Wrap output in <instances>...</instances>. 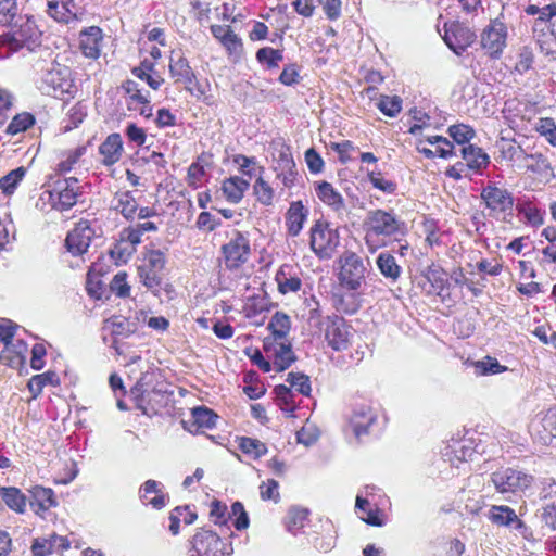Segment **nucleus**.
<instances>
[{"label": "nucleus", "mask_w": 556, "mask_h": 556, "mask_svg": "<svg viewBox=\"0 0 556 556\" xmlns=\"http://www.w3.org/2000/svg\"><path fill=\"white\" fill-rule=\"evenodd\" d=\"M365 226L367 227L365 240L370 252L376 250L375 247L370 245L374 237H395L405 232L404 222L396 217L393 212L383 210L368 212Z\"/></svg>", "instance_id": "f257e3e1"}, {"label": "nucleus", "mask_w": 556, "mask_h": 556, "mask_svg": "<svg viewBox=\"0 0 556 556\" xmlns=\"http://www.w3.org/2000/svg\"><path fill=\"white\" fill-rule=\"evenodd\" d=\"M37 88L41 93L59 99L73 97V80L68 67L60 64L52 65L37 80Z\"/></svg>", "instance_id": "f03ea898"}, {"label": "nucleus", "mask_w": 556, "mask_h": 556, "mask_svg": "<svg viewBox=\"0 0 556 556\" xmlns=\"http://www.w3.org/2000/svg\"><path fill=\"white\" fill-rule=\"evenodd\" d=\"M338 263V279L341 287L353 292L358 291L365 283L368 271L363 258L353 251H345Z\"/></svg>", "instance_id": "7ed1b4c3"}, {"label": "nucleus", "mask_w": 556, "mask_h": 556, "mask_svg": "<svg viewBox=\"0 0 556 556\" xmlns=\"http://www.w3.org/2000/svg\"><path fill=\"white\" fill-rule=\"evenodd\" d=\"M79 181L75 177L58 180L51 190L42 192L40 199L48 202L53 210L67 211L72 208L78 201Z\"/></svg>", "instance_id": "20e7f679"}, {"label": "nucleus", "mask_w": 556, "mask_h": 556, "mask_svg": "<svg viewBox=\"0 0 556 556\" xmlns=\"http://www.w3.org/2000/svg\"><path fill=\"white\" fill-rule=\"evenodd\" d=\"M189 556H230L232 545L206 529H199L190 541Z\"/></svg>", "instance_id": "39448f33"}, {"label": "nucleus", "mask_w": 556, "mask_h": 556, "mask_svg": "<svg viewBox=\"0 0 556 556\" xmlns=\"http://www.w3.org/2000/svg\"><path fill=\"white\" fill-rule=\"evenodd\" d=\"M480 199L488 210L489 217L505 219L506 215H511L514 197L507 189L489 182L482 188Z\"/></svg>", "instance_id": "423d86ee"}, {"label": "nucleus", "mask_w": 556, "mask_h": 556, "mask_svg": "<svg viewBox=\"0 0 556 556\" xmlns=\"http://www.w3.org/2000/svg\"><path fill=\"white\" fill-rule=\"evenodd\" d=\"M7 48L13 53L20 51L22 48L31 46L37 42L38 29L33 20L24 16H18L11 25V30L2 35Z\"/></svg>", "instance_id": "0eeeda50"}, {"label": "nucleus", "mask_w": 556, "mask_h": 556, "mask_svg": "<svg viewBox=\"0 0 556 556\" xmlns=\"http://www.w3.org/2000/svg\"><path fill=\"white\" fill-rule=\"evenodd\" d=\"M532 481V476L514 468H501L494 471L490 478V482L501 494L523 492Z\"/></svg>", "instance_id": "6e6552de"}, {"label": "nucleus", "mask_w": 556, "mask_h": 556, "mask_svg": "<svg viewBox=\"0 0 556 556\" xmlns=\"http://www.w3.org/2000/svg\"><path fill=\"white\" fill-rule=\"evenodd\" d=\"M169 73L176 83H182L185 89L197 98L204 94V89L197 80L195 74L189 61L181 51H172L169 59Z\"/></svg>", "instance_id": "1a4fd4ad"}, {"label": "nucleus", "mask_w": 556, "mask_h": 556, "mask_svg": "<svg viewBox=\"0 0 556 556\" xmlns=\"http://www.w3.org/2000/svg\"><path fill=\"white\" fill-rule=\"evenodd\" d=\"M508 30L503 13L490 21L481 33V47L491 58H500L507 45Z\"/></svg>", "instance_id": "9d476101"}, {"label": "nucleus", "mask_w": 556, "mask_h": 556, "mask_svg": "<svg viewBox=\"0 0 556 556\" xmlns=\"http://www.w3.org/2000/svg\"><path fill=\"white\" fill-rule=\"evenodd\" d=\"M325 340L334 351H345L350 348L354 332L344 318L337 315L328 316L324 321Z\"/></svg>", "instance_id": "9b49d317"}, {"label": "nucleus", "mask_w": 556, "mask_h": 556, "mask_svg": "<svg viewBox=\"0 0 556 556\" xmlns=\"http://www.w3.org/2000/svg\"><path fill=\"white\" fill-rule=\"evenodd\" d=\"M339 244L337 230L330 228L327 223L316 222L311 228L309 245L320 258H329Z\"/></svg>", "instance_id": "f8f14e48"}, {"label": "nucleus", "mask_w": 556, "mask_h": 556, "mask_svg": "<svg viewBox=\"0 0 556 556\" xmlns=\"http://www.w3.org/2000/svg\"><path fill=\"white\" fill-rule=\"evenodd\" d=\"M444 28L443 39L457 55H460L477 38L476 33L468 25L460 22L445 23Z\"/></svg>", "instance_id": "ddd939ff"}, {"label": "nucleus", "mask_w": 556, "mask_h": 556, "mask_svg": "<svg viewBox=\"0 0 556 556\" xmlns=\"http://www.w3.org/2000/svg\"><path fill=\"white\" fill-rule=\"evenodd\" d=\"M222 252L226 267L238 268L249 260L251 253L249 239L242 233L236 232L235 237L222 247Z\"/></svg>", "instance_id": "4468645a"}, {"label": "nucleus", "mask_w": 556, "mask_h": 556, "mask_svg": "<svg viewBox=\"0 0 556 556\" xmlns=\"http://www.w3.org/2000/svg\"><path fill=\"white\" fill-rule=\"evenodd\" d=\"M377 414L372 407L365 402L355 403L349 416V426L357 439L367 434L369 428L376 422Z\"/></svg>", "instance_id": "2eb2a0df"}, {"label": "nucleus", "mask_w": 556, "mask_h": 556, "mask_svg": "<svg viewBox=\"0 0 556 556\" xmlns=\"http://www.w3.org/2000/svg\"><path fill=\"white\" fill-rule=\"evenodd\" d=\"M93 236L94 230L91 228L90 223L80 220L66 237L65 245L67 251L74 256L84 254L87 252Z\"/></svg>", "instance_id": "dca6fc26"}, {"label": "nucleus", "mask_w": 556, "mask_h": 556, "mask_svg": "<svg viewBox=\"0 0 556 556\" xmlns=\"http://www.w3.org/2000/svg\"><path fill=\"white\" fill-rule=\"evenodd\" d=\"M46 12L55 22L63 24L76 22L81 15L75 0H48Z\"/></svg>", "instance_id": "f3484780"}, {"label": "nucleus", "mask_w": 556, "mask_h": 556, "mask_svg": "<svg viewBox=\"0 0 556 556\" xmlns=\"http://www.w3.org/2000/svg\"><path fill=\"white\" fill-rule=\"evenodd\" d=\"M264 350L274 357V369L278 372L286 370L295 362L296 357L292 351L291 343L285 341L264 342Z\"/></svg>", "instance_id": "a211bd4d"}, {"label": "nucleus", "mask_w": 556, "mask_h": 556, "mask_svg": "<svg viewBox=\"0 0 556 556\" xmlns=\"http://www.w3.org/2000/svg\"><path fill=\"white\" fill-rule=\"evenodd\" d=\"M168 395L160 389L146 390L137 400V408L147 416L156 415L167 405Z\"/></svg>", "instance_id": "6ab92c4d"}, {"label": "nucleus", "mask_w": 556, "mask_h": 556, "mask_svg": "<svg viewBox=\"0 0 556 556\" xmlns=\"http://www.w3.org/2000/svg\"><path fill=\"white\" fill-rule=\"evenodd\" d=\"M525 12L528 15H538L533 24V31L535 34L538 42H544L541 39V35L544 36V30L547 28L549 30V21L556 16V3H551L544 7H539L536 4H529Z\"/></svg>", "instance_id": "aec40b11"}, {"label": "nucleus", "mask_w": 556, "mask_h": 556, "mask_svg": "<svg viewBox=\"0 0 556 556\" xmlns=\"http://www.w3.org/2000/svg\"><path fill=\"white\" fill-rule=\"evenodd\" d=\"M124 147L119 134H111L100 144L99 153L101 155V163L104 166H112L116 164L123 155Z\"/></svg>", "instance_id": "412c9836"}, {"label": "nucleus", "mask_w": 556, "mask_h": 556, "mask_svg": "<svg viewBox=\"0 0 556 556\" xmlns=\"http://www.w3.org/2000/svg\"><path fill=\"white\" fill-rule=\"evenodd\" d=\"M102 38V30L97 26L80 31L79 47L83 54L90 59L99 58Z\"/></svg>", "instance_id": "4be33fe9"}, {"label": "nucleus", "mask_w": 556, "mask_h": 556, "mask_svg": "<svg viewBox=\"0 0 556 556\" xmlns=\"http://www.w3.org/2000/svg\"><path fill=\"white\" fill-rule=\"evenodd\" d=\"M308 210L301 201L291 202L286 213V226L288 235L296 237L303 229L304 223L307 219Z\"/></svg>", "instance_id": "5701e85b"}, {"label": "nucleus", "mask_w": 556, "mask_h": 556, "mask_svg": "<svg viewBox=\"0 0 556 556\" xmlns=\"http://www.w3.org/2000/svg\"><path fill=\"white\" fill-rule=\"evenodd\" d=\"M29 504L36 514H39L40 511H47L48 509L58 505L54 492L50 488L35 485L29 490Z\"/></svg>", "instance_id": "b1692460"}, {"label": "nucleus", "mask_w": 556, "mask_h": 556, "mask_svg": "<svg viewBox=\"0 0 556 556\" xmlns=\"http://www.w3.org/2000/svg\"><path fill=\"white\" fill-rule=\"evenodd\" d=\"M532 430L545 443L556 438V407L549 408L541 418L531 425Z\"/></svg>", "instance_id": "393cba45"}, {"label": "nucleus", "mask_w": 556, "mask_h": 556, "mask_svg": "<svg viewBox=\"0 0 556 556\" xmlns=\"http://www.w3.org/2000/svg\"><path fill=\"white\" fill-rule=\"evenodd\" d=\"M140 500L143 504L161 509L166 505L167 496L163 493L160 482L147 480L140 489Z\"/></svg>", "instance_id": "a878e982"}, {"label": "nucleus", "mask_w": 556, "mask_h": 556, "mask_svg": "<svg viewBox=\"0 0 556 556\" xmlns=\"http://www.w3.org/2000/svg\"><path fill=\"white\" fill-rule=\"evenodd\" d=\"M421 278L420 285L427 294L441 295L447 283L446 274L440 268H429Z\"/></svg>", "instance_id": "bb28decb"}, {"label": "nucleus", "mask_w": 556, "mask_h": 556, "mask_svg": "<svg viewBox=\"0 0 556 556\" xmlns=\"http://www.w3.org/2000/svg\"><path fill=\"white\" fill-rule=\"evenodd\" d=\"M380 274L390 282H396L402 275V267L390 252H381L376 258Z\"/></svg>", "instance_id": "cd10ccee"}, {"label": "nucleus", "mask_w": 556, "mask_h": 556, "mask_svg": "<svg viewBox=\"0 0 556 556\" xmlns=\"http://www.w3.org/2000/svg\"><path fill=\"white\" fill-rule=\"evenodd\" d=\"M458 152L469 169L479 170L490 163L489 155L481 148L473 144L462 147Z\"/></svg>", "instance_id": "c85d7f7f"}, {"label": "nucleus", "mask_w": 556, "mask_h": 556, "mask_svg": "<svg viewBox=\"0 0 556 556\" xmlns=\"http://www.w3.org/2000/svg\"><path fill=\"white\" fill-rule=\"evenodd\" d=\"M112 207L119 212L126 219H134L138 210V203L130 191H118L112 199Z\"/></svg>", "instance_id": "c756f323"}, {"label": "nucleus", "mask_w": 556, "mask_h": 556, "mask_svg": "<svg viewBox=\"0 0 556 556\" xmlns=\"http://www.w3.org/2000/svg\"><path fill=\"white\" fill-rule=\"evenodd\" d=\"M250 184L248 180L239 176H233L224 180L222 190L228 201L231 203H238L243 198Z\"/></svg>", "instance_id": "7c9ffc66"}, {"label": "nucleus", "mask_w": 556, "mask_h": 556, "mask_svg": "<svg viewBox=\"0 0 556 556\" xmlns=\"http://www.w3.org/2000/svg\"><path fill=\"white\" fill-rule=\"evenodd\" d=\"M292 267L283 265L276 274L275 280L278 285V290L282 294L296 292L301 289L302 281L296 275L291 274Z\"/></svg>", "instance_id": "2f4dec72"}, {"label": "nucleus", "mask_w": 556, "mask_h": 556, "mask_svg": "<svg viewBox=\"0 0 556 556\" xmlns=\"http://www.w3.org/2000/svg\"><path fill=\"white\" fill-rule=\"evenodd\" d=\"M316 194L320 201L339 212L344 208L342 195L334 190L331 184L327 181L319 182L316 187Z\"/></svg>", "instance_id": "473e14b6"}, {"label": "nucleus", "mask_w": 556, "mask_h": 556, "mask_svg": "<svg viewBox=\"0 0 556 556\" xmlns=\"http://www.w3.org/2000/svg\"><path fill=\"white\" fill-rule=\"evenodd\" d=\"M0 496L10 509L17 514L25 513L27 498L20 489L14 486H3L0 489Z\"/></svg>", "instance_id": "72a5a7b5"}, {"label": "nucleus", "mask_w": 556, "mask_h": 556, "mask_svg": "<svg viewBox=\"0 0 556 556\" xmlns=\"http://www.w3.org/2000/svg\"><path fill=\"white\" fill-rule=\"evenodd\" d=\"M489 519L496 526L521 523L515 510L505 505H493L489 511Z\"/></svg>", "instance_id": "f704fd0d"}, {"label": "nucleus", "mask_w": 556, "mask_h": 556, "mask_svg": "<svg viewBox=\"0 0 556 556\" xmlns=\"http://www.w3.org/2000/svg\"><path fill=\"white\" fill-rule=\"evenodd\" d=\"M123 89L127 97V106L129 110H137L138 105L150 103V93H143L136 81L126 80L123 84Z\"/></svg>", "instance_id": "c9c22d12"}, {"label": "nucleus", "mask_w": 556, "mask_h": 556, "mask_svg": "<svg viewBox=\"0 0 556 556\" xmlns=\"http://www.w3.org/2000/svg\"><path fill=\"white\" fill-rule=\"evenodd\" d=\"M197 514L189 509L188 506L176 507L169 515L168 529L173 535H177L180 531V522L191 525L197 519Z\"/></svg>", "instance_id": "e433bc0d"}, {"label": "nucleus", "mask_w": 556, "mask_h": 556, "mask_svg": "<svg viewBox=\"0 0 556 556\" xmlns=\"http://www.w3.org/2000/svg\"><path fill=\"white\" fill-rule=\"evenodd\" d=\"M290 328V317L282 312H276L268 324V329L271 331L274 342L285 341Z\"/></svg>", "instance_id": "4c0bfd02"}, {"label": "nucleus", "mask_w": 556, "mask_h": 556, "mask_svg": "<svg viewBox=\"0 0 556 556\" xmlns=\"http://www.w3.org/2000/svg\"><path fill=\"white\" fill-rule=\"evenodd\" d=\"M104 329L114 337L127 338L136 330L135 324L121 316H113L104 321Z\"/></svg>", "instance_id": "58836bf2"}, {"label": "nucleus", "mask_w": 556, "mask_h": 556, "mask_svg": "<svg viewBox=\"0 0 556 556\" xmlns=\"http://www.w3.org/2000/svg\"><path fill=\"white\" fill-rule=\"evenodd\" d=\"M531 161L527 167L532 173L539 175L541 180L551 181L554 178V173L549 162L542 154L528 156Z\"/></svg>", "instance_id": "ea45409f"}, {"label": "nucleus", "mask_w": 556, "mask_h": 556, "mask_svg": "<svg viewBox=\"0 0 556 556\" xmlns=\"http://www.w3.org/2000/svg\"><path fill=\"white\" fill-rule=\"evenodd\" d=\"M26 168L21 166L0 178V190L5 195H11L16 190L17 186L24 179Z\"/></svg>", "instance_id": "a19ab883"}, {"label": "nucleus", "mask_w": 556, "mask_h": 556, "mask_svg": "<svg viewBox=\"0 0 556 556\" xmlns=\"http://www.w3.org/2000/svg\"><path fill=\"white\" fill-rule=\"evenodd\" d=\"M192 419L199 429H212L216 425L217 415L207 407H195L192 409Z\"/></svg>", "instance_id": "79ce46f5"}, {"label": "nucleus", "mask_w": 556, "mask_h": 556, "mask_svg": "<svg viewBox=\"0 0 556 556\" xmlns=\"http://www.w3.org/2000/svg\"><path fill=\"white\" fill-rule=\"evenodd\" d=\"M239 447L242 453L257 459L267 453L266 445L257 439L243 437L240 439Z\"/></svg>", "instance_id": "37998d69"}, {"label": "nucleus", "mask_w": 556, "mask_h": 556, "mask_svg": "<svg viewBox=\"0 0 556 556\" xmlns=\"http://www.w3.org/2000/svg\"><path fill=\"white\" fill-rule=\"evenodd\" d=\"M517 210L523 215L526 223L532 227H540L544 224V212L531 203L518 204Z\"/></svg>", "instance_id": "c03bdc74"}, {"label": "nucleus", "mask_w": 556, "mask_h": 556, "mask_svg": "<svg viewBox=\"0 0 556 556\" xmlns=\"http://www.w3.org/2000/svg\"><path fill=\"white\" fill-rule=\"evenodd\" d=\"M18 16V4L16 0L0 1V26H11Z\"/></svg>", "instance_id": "a18cd8bd"}, {"label": "nucleus", "mask_w": 556, "mask_h": 556, "mask_svg": "<svg viewBox=\"0 0 556 556\" xmlns=\"http://www.w3.org/2000/svg\"><path fill=\"white\" fill-rule=\"evenodd\" d=\"M355 507H356V509L362 510L365 514V516H362V519L365 522H367L368 525H371V526H377V527L382 526L383 522L380 519V517L378 516V510L374 509L370 506L369 502L366 498H364L361 494H358L356 497Z\"/></svg>", "instance_id": "49530a36"}, {"label": "nucleus", "mask_w": 556, "mask_h": 556, "mask_svg": "<svg viewBox=\"0 0 556 556\" xmlns=\"http://www.w3.org/2000/svg\"><path fill=\"white\" fill-rule=\"evenodd\" d=\"M308 510L300 507H292L289 509L286 517V527L289 532H295L296 530L304 527V522L307 518Z\"/></svg>", "instance_id": "de8ad7c7"}, {"label": "nucleus", "mask_w": 556, "mask_h": 556, "mask_svg": "<svg viewBox=\"0 0 556 556\" xmlns=\"http://www.w3.org/2000/svg\"><path fill=\"white\" fill-rule=\"evenodd\" d=\"M427 142L430 144H437V154L442 159L458 155V151L455 149L454 144L442 136L428 137Z\"/></svg>", "instance_id": "09e8293b"}, {"label": "nucleus", "mask_w": 556, "mask_h": 556, "mask_svg": "<svg viewBox=\"0 0 556 556\" xmlns=\"http://www.w3.org/2000/svg\"><path fill=\"white\" fill-rule=\"evenodd\" d=\"M35 123V117L30 113H21L13 117L7 127L9 135H17L27 130Z\"/></svg>", "instance_id": "8fccbe9b"}, {"label": "nucleus", "mask_w": 556, "mask_h": 556, "mask_svg": "<svg viewBox=\"0 0 556 556\" xmlns=\"http://www.w3.org/2000/svg\"><path fill=\"white\" fill-rule=\"evenodd\" d=\"M84 147L76 148L63 154V159L59 162L56 170L59 174H66L71 172L78 163L81 155L85 153Z\"/></svg>", "instance_id": "3c124183"}, {"label": "nucleus", "mask_w": 556, "mask_h": 556, "mask_svg": "<svg viewBox=\"0 0 556 556\" xmlns=\"http://www.w3.org/2000/svg\"><path fill=\"white\" fill-rule=\"evenodd\" d=\"M254 194L256 195L257 201L266 206L273 204L274 200V189L269 186L267 181H265L262 177H258L254 185Z\"/></svg>", "instance_id": "603ef678"}, {"label": "nucleus", "mask_w": 556, "mask_h": 556, "mask_svg": "<svg viewBox=\"0 0 556 556\" xmlns=\"http://www.w3.org/2000/svg\"><path fill=\"white\" fill-rule=\"evenodd\" d=\"M138 274L143 286L151 290L154 294L160 291L162 277L159 271H150L149 268L139 266Z\"/></svg>", "instance_id": "864d4df0"}, {"label": "nucleus", "mask_w": 556, "mask_h": 556, "mask_svg": "<svg viewBox=\"0 0 556 556\" xmlns=\"http://www.w3.org/2000/svg\"><path fill=\"white\" fill-rule=\"evenodd\" d=\"M378 109L387 116L394 117L402 110V99L397 96H381Z\"/></svg>", "instance_id": "5fc2aeb1"}, {"label": "nucleus", "mask_w": 556, "mask_h": 556, "mask_svg": "<svg viewBox=\"0 0 556 556\" xmlns=\"http://www.w3.org/2000/svg\"><path fill=\"white\" fill-rule=\"evenodd\" d=\"M274 392L281 409L286 412H293L295 409L293 392L290 387L279 384L275 387Z\"/></svg>", "instance_id": "6e6d98bb"}, {"label": "nucleus", "mask_w": 556, "mask_h": 556, "mask_svg": "<svg viewBox=\"0 0 556 556\" xmlns=\"http://www.w3.org/2000/svg\"><path fill=\"white\" fill-rule=\"evenodd\" d=\"M287 382H289L291 389H295L305 396L309 395L312 389L308 376L301 372H289Z\"/></svg>", "instance_id": "4d7b16f0"}, {"label": "nucleus", "mask_w": 556, "mask_h": 556, "mask_svg": "<svg viewBox=\"0 0 556 556\" xmlns=\"http://www.w3.org/2000/svg\"><path fill=\"white\" fill-rule=\"evenodd\" d=\"M166 263L165 254L160 250H151L146 256L141 267L149 268L151 271L162 273Z\"/></svg>", "instance_id": "13d9d810"}, {"label": "nucleus", "mask_w": 556, "mask_h": 556, "mask_svg": "<svg viewBox=\"0 0 556 556\" xmlns=\"http://www.w3.org/2000/svg\"><path fill=\"white\" fill-rule=\"evenodd\" d=\"M475 366L480 375H495L504 372L507 369L505 366L501 365L496 358L490 356L477 362Z\"/></svg>", "instance_id": "bf43d9fd"}, {"label": "nucleus", "mask_w": 556, "mask_h": 556, "mask_svg": "<svg viewBox=\"0 0 556 556\" xmlns=\"http://www.w3.org/2000/svg\"><path fill=\"white\" fill-rule=\"evenodd\" d=\"M535 130L556 147V124L552 118H540L535 124Z\"/></svg>", "instance_id": "052dcab7"}, {"label": "nucleus", "mask_w": 556, "mask_h": 556, "mask_svg": "<svg viewBox=\"0 0 556 556\" xmlns=\"http://www.w3.org/2000/svg\"><path fill=\"white\" fill-rule=\"evenodd\" d=\"M256 59L258 62L267 64L268 67H277L278 63L282 61V53L279 50L265 47L256 52Z\"/></svg>", "instance_id": "680f3d73"}, {"label": "nucleus", "mask_w": 556, "mask_h": 556, "mask_svg": "<svg viewBox=\"0 0 556 556\" xmlns=\"http://www.w3.org/2000/svg\"><path fill=\"white\" fill-rule=\"evenodd\" d=\"M367 177H368V180L370 181V184L376 189H378L387 194H392L396 190V184L393 182L392 180H388V179L383 178L381 173H379V172L378 173L369 172Z\"/></svg>", "instance_id": "e2e57ef3"}, {"label": "nucleus", "mask_w": 556, "mask_h": 556, "mask_svg": "<svg viewBox=\"0 0 556 556\" xmlns=\"http://www.w3.org/2000/svg\"><path fill=\"white\" fill-rule=\"evenodd\" d=\"M448 134L458 144H464L473 138L475 130L467 125L459 124L450 126Z\"/></svg>", "instance_id": "0e129e2a"}, {"label": "nucleus", "mask_w": 556, "mask_h": 556, "mask_svg": "<svg viewBox=\"0 0 556 556\" xmlns=\"http://www.w3.org/2000/svg\"><path fill=\"white\" fill-rule=\"evenodd\" d=\"M135 252L132 245L119 239L111 249L110 254L116 262L126 263Z\"/></svg>", "instance_id": "69168bd1"}, {"label": "nucleus", "mask_w": 556, "mask_h": 556, "mask_svg": "<svg viewBox=\"0 0 556 556\" xmlns=\"http://www.w3.org/2000/svg\"><path fill=\"white\" fill-rule=\"evenodd\" d=\"M260 496L263 501H274L277 503L280 498L279 483L274 479H268L260 484Z\"/></svg>", "instance_id": "338daca9"}, {"label": "nucleus", "mask_w": 556, "mask_h": 556, "mask_svg": "<svg viewBox=\"0 0 556 556\" xmlns=\"http://www.w3.org/2000/svg\"><path fill=\"white\" fill-rule=\"evenodd\" d=\"M110 288L112 292L119 298L128 296L130 292V287L127 283L126 273L116 274L110 283Z\"/></svg>", "instance_id": "774afa93"}]
</instances>
